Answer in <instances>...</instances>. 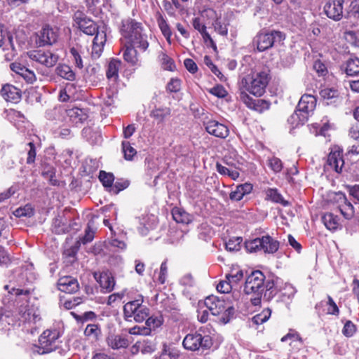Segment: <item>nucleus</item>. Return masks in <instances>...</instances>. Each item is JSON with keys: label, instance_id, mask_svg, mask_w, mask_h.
Returning <instances> with one entry per match:
<instances>
[{"label": "nucleus", "instance_id": "f257e3e1", "mask_svg": "<svg viewBox=\"0 0 359 359\" xmlns=\"http://www.w3.org/2000/svg\"><path fill=\"white\" fill-rule=\"evenodd\" d=\"M122 36L129 40L132 47L139 48L144 51L149 46L147 37L142 34V29L140 24L133 20H126L123 22L121 29Z\"/></svg>", "mask_w": 359, "mask_h": 359}, {"label": "nucleus", "instance_id": "f03ea898", "mask_svg": "<svg viewBox=\"0 0 359 359\" xmlns=\"http://www.w3.org/2000/svg\"><path fill=\"white\" fill-rule=\"evenodd\" d=\"M270 80V76L266 70L255 72L243 78L242 86L245 90L257 96H262Z\"/></svg>", "mask_w": 359, "mask_h": 359}, {"label": "nucleus", "instance_id": "7ed1b4c3", "mask_svg": "<svg viewBox=\"0 0 359 359\" xmlns=\"http://www.w3.org/2000/svg\"><path fill=\"white\" fill-rule=\"evenodd\" d=\"M265 276L261 271H255L249 275L245 280L243 292L250 296V300L254 306L261 303V297L264 290Z\"/></svg>", "mask_w": 359, "mask_h": 359}, {"label": "nucleus", "instance_id": "20e7f679", "mask_svg": "<svg viewBox=\"0 0 359 359\" xmlns=\"http://www.w3.org/2000/svg\"><path fill=\"white\" fill-rule=\"evenodd\" d=\"M316 105V99L311 95H304L302 96L297 104V109L293 114L288 118V122L297 127L304 125L308 120L309 114L312 112Z\"/></svg>", "mask_w": 359, "mask_h": 359}, {"label": "nucleus", "instance_id": "39448f33", "mask_svg": "<svg viewBox=\"0 0 359 359\" xmlns=\"http://www.w3.org/2000/svg\"><path fill=\"white\" fill-rule=\"evenodd\" d=\"M149 316V309L143 304L142 297L127 302L123 306V316L125 320L132 321V318L137 323L146 320Z\"/></svg>", "mask_w": 359, "mask_h": 359}, {"label": "nucleus", "instance_id": "423d86ee", "mask_svg": "<svg viewBox=\"0 0 359 359\" xmlns=\"http://www.w3.org/2000/svg\"><path fill=\"white\" fill-rule=\"evenodd\" d=\"M204 304L207 309L213 316L222 315L221 320L224 324L229 323L233 315V307L227 305L224 300L220 299L214 295L208 297L205 299Z\"/></svg>", "mask_w": 359, "mask_h": 359}, {"label": "nucleus", "instance_id": "0eeeda50", "mask_svg": "<svg viewBox=\"0 0 359 359\" xmlns=\"http://www.w3.org/2000/svg\"><path fill=\"white\" fill-rule=\"evenodd\" d=\"M285 39L280 31L271 30L269 32H259L253 39V46L260 52L268 50L276 43H280Z\"/></svg>", "mask_w": 359, "mask_h": 359}, {"label": "nucleus", "instance_id": "6e6552de", "mask_svg": "<svg viewBox=\"0 0 359 359\" xmlns=\"http://www.w3.org/2000/svg\"><path fill=\"white\" fill-rule=\"evenodd\" d=\"M60 332L54 330H45L39 338V345L36 351L41 355L49 353L60 346Z\"/></svg>", "mask_w": 359, "mask_h": 359}, {"label": "nucleus", "instance_id": "1a4fd4ad", "mask_svg": "<svg viewBox=\"0 0 359 359\" xmlns=\"http://www.w3.org/2000/svg\"><path fill=\"white\" fill-rule=\"evenodd\" d=\"M182 345L185 349L195 351L200 348H206L210 347L211 341L208 336L203 337L202 334L194 332L186 335Z\"/></svg>", "mask_w": 359, "mask_h": 359}, {"label": "nucleus", "instance_id": "9d476101", "mask_svg": "<svg viewBox=\"0 0 359 359\" xmlns=\"http://www.w3.org/2000/svg\"><path fill=\"white\" fill-rule=\"evenodd\" d=\"M27 56L33 61L37 62L46 67H52L57 63L58 56L50 51L44 50H32L27 52Z\"/></svg>", "mask_w": 359, "mask_h": 359}, {"label": "nucleus", "instance_id": "9b49d317", "mask_svg": "<svg viewBox=\"0 0 359 359\" xmlns=\"http://www.w3.org/2000/svg\"><path fill=\"white\" fill-rule=\"evenodd\" d=\"M344 0H329L323 7V12L326 16L335 21L341 20L344 17Z\"/></svg>", "mask_w": 359, "mask_h": 359}, {"label": "nucleus", "instance_id": "f8f14e48", "mask_svg": "<svg viewBox=\"0 0 359 359\" xmlns=\"http://www.w3.org/2000/svg\"><path fill=\"white\" fill-rule=\"evenodd\" d=\"M36 37V43L39 46H50L57 41L58 33L49 25H46L38 32Z\"/></svg>", "mask_w": 359, "mask_h": 359}, {"label": "nucleus", "instance_id": "ddd939ff", "mask_svg": "<svg viewBox=\"0 0 359 359\" xmlns=\"http://www.w3.org/2000/svg\"><path fill=\"white\" fill-rule=\"evenodd\" d=\"M205 130L210 134L216 137L225 139L229 135V130L228 127L216 120H208L203 122Z\"/></svg>", "mask_w": 359, "mask_h": 359}, {"label": "nucleus", "instance_id": "4468645a", "mask_svg": "<svg viewBox=\"0 0 359 359\" xmlns=\"http://www.w3.org/2000/svg\"><path fill=\"white\" fill-rule=\"evenodd\" d=\"M334 199L339 204L338 208L344 218L350 219L354 216V207L347 200L344 194L341 192L337 193Z\"/></svg>", "mask_w": 359, "mask_h": 359}, {"label": "nucleus", "instance_id": "2eb2a0df", "mask_svg": "<svg viewBox=\"0 0 359 359\" xmlns=\"http://www.w3.org/2000/svg\"><path fill=\"white\" fill-rule=\"evenodd\" d=\"M0 93L4 99L7 102L18 103L22 97L20 89L9 83L4 84Z\"/></svg>", "mask_w": 359, "mask_h": 359}, {"label": "nucleus", "instance_id": "dca6fc26", "mask_svg": "<svg viewBox=\"0 0 359 359\" xmlns=\"http://www.w3.org/2000/svg\"><path fill=\"white\" fill-rule=\"evenodd\" d=\"M94 277L104 292H110L114 290L116 283L111 273L108 271L102 272L100 273H95Z\"/></svg>", "mask_w": 359, "mask_h": 359}, {"label": "nucleus", "instance_id": "f3484780", "mask_svg": "<svg viewBox=\"0 0 359 359\" xmlns=\"http://www.w3.org/2000/svg\"><path fill=\"white\" fill-rule=\"evenodd\" d=\"M327 166L337 173L342 170L344 161L342 156V151L339 149L332 150L327 156Z\"/></svg>", "mask_w": 359, "mask_h": 359}, {"label": "nucleus", "instance_id": "a211bd4d", "mask_svg": "<svg viewBox=\"0 0 359 359\" xmlns=\"http://www.w3.org/2000/svg\"><path fill=\"white\" fill-rule=\"evenodd\" d=\"M57 286L61 292L70 294L77 292L79 288L77 280L72 276L61 277L58 280Z\"/></svg>", "mask_w": 359, "mask_h": 359}, {"label": "nucleus", "instance_id": "6ab92c4d", "mask_svg": "<svg viewBox=\"0 0 359 359\" xmlns=\"http://www.w3.org/2000/svg\"><path fill=\"white\" fill-rule=\"evenodd\" d=\"M0 48L4 50L11 49L13 52L15 51L13 35L3 24H0Z\"/></svg>", "mask_w": 359, "mask_h": 359}, {"label": "nucleus", "instance_id": "aec40b11", "mask_svg": "<svg viewBox=\"0 0 359 359\" xmlns=\"http://www.w3.org/2000/svg\"><path fill=\"white\" fill-rule=\"evenodd\" d=\"M261 251L267 254H274L279 248V242L266 235L260 238Z\"/></svg>", "mask_w": 359, "mask_h": 359}, {"label": "nucleus", "instance_id": "412c9836", "mask_svg": "<svg viewBox=\"0 0 359 359\" xmlns=\"http://www.w3.org/2000/svg\"><path fill=\"white\" fill-rule=\"evenodd\" d=\"M283 283L279 278H276L266 283V291L264 298L268 301L273 299L279 292L282 290Z\"/></svg>", "mask_w": 359, "mask_h": 359}, {"label": "nucleus", "instance_id": "4be33fe9", "mask_svg": "<svg viewBox=\"0 0 359 359\" xmlns=\"http://www.w3.org/2000/svg\"><path fill=\"white\" fill-rule=\"evenodd\" d=\"M67 114L70 120L75 123H83L88 118L87 109L73 107L67 110Z\"/></svg>", "mask_w": 359, "mask_h": 359}, {"label": "nucleus", "instance_id": "5701e85b", "mask_svg": "<svg viewBox=\"0 0 359 359\" xmlns=\"http://www.w3.org/2000/svg\"><path fill=\"white\" fill-rule=\"evenodd\" d=\"M121 66V62L117 59H112L108 63L106 76L111 81H116L118 79V72Z\"/></svg>", "mask_w": 359, "mask_h": 359}, {"label": "nucleus", "instance_id": "b1692460", "mask_svg": "<svg viewBox=\"0 0 359 359\" xmlns=\"http://www.w3.org/2000/svg\"><path fill=\"white\" fill-rule=\"evenodd\" d=\"M252 190V185L250 183H245L238 185L236 189L230 194L229 198L232 201H241L244 196L250 194Z\"/></svg>", "mask_w": 359, "mask_h": 359}, {"label": "nucleus", "instance_id": "393cba45", "mask_svg": "<svg viewBox=\"0 0 359 359\" xmlns=\"http://www.w3.org/2000/svg\"><path fill=\"white\" fill-rule=\"evenodd\" d=\"M107 345L112 349H120L128 347V341L126 338L118 334H110L107 338Z\"/></svg>", "mask_w": 359, "mask_h": 359}, {"label": "nucleus", "instance_id": "a878e982", "mask_svg": "<svg viewBox=\"0 0 359 359\" xmlns=\"http://www.w3.org/2000/svg\"><path fill=\"white\" fill-rule=\"evenodd\" d=\"M69 53L75 65L82 69L83 67V57H84V49L81 46H76L70 48Z\"/></svg>", "mask_w": 359, "mask_h": 359}, {"label": "nucleus", "instance_id": "bb28decb", "mask_svg": "<svg viewBox=\"0 0 359 359\" xmlns=\"http://www.w3.org/2000/svg\"><path fill=\"white\" fill-rule=\"evenodd\" d=\"M266 197L267 200H270L276 203H280L284 207L288 206L290 204L287 201L284 199L277 189H268L266 191Z\"/></svg>", "mask_w": 359, "mask_h": 359}, {"label": "nucleus", "instance_id": "cd10ccee", "mask_svg": "<svg viewBox=\"0 0 359 359\" xmlns=\"http://www.w3.org/2000/svg\"><path fill=\"white\" fill-rule=\"evenodd\" d=\"M322 221L326 228L330 231H335L340 225L338 217L331 212L324 214Z\"/></svg>", "mask_w": 359, "mask_h": 359}, {"label": "nucleus", "instance_id": "c85d7f7f", "mask_svg": "<svg viewBox=\"0 0 359 359\" xmlns=\"http://www.w3.org/2000/svg\"><path fill=\"white\" fill-rule=\"evenodd\" d=\"M173 219L177 223L189 224L192 221V217L182 209L175 208L172 210Z\"/></svg>", "mask_w": 359, "mask_h": 359}, {"label": "nucleus", "instance_id": "c756f323", "mask_svg": "<svg viewBox=\"0 0 359 359\" xmlns=\"http://www.w3.org/2000/svg\"><path fill=\"white\" fill-rule=\"evenodd\" d=\"M22 320L28 323H36L41 318L32 308H22L20 310Z\"/></svg>", "mask_w": 359, "mask_h": 359}, {"label": "nucleus", "instance_id": "7c9ffc66", "mask_svg": "<svg viewBox=\"0 0 359 359\" xmlns=\"http://www.w3.org/2000/svg\"><path fill=\"white\" fill-rule=\"evenodd\" d=\"M81 31L87 35H94L97 32L98 27L96 23L89 18H86L78 25Z\"/></svg>", "mask_w": 359, "mask_h": 359}, {"label": "nucleus", "instance_id": "2f4dec72", "mask_svg": "<svg viewBox=\"0 0 359 359\" xmlns=\"http://www.w3.org/2000/svg\"><path fill=\"white\" fill-rule=\"evenodd\" d=\"M56 73L58 76L66 80L74 81L76 78L75 73L67 65H59L56 68Z\"/></svg>", "mask_w": 359, "mask_h": 359}, {"label": "nucleus", "instance_id": "473e14b6", "mask_svg": "<svg viewBox=\"0 0 359 359\" xmlns=\"http://www.w3.org/2000/svg\"><path fill=\"white\" fill-rule=\"evenodd\" d=\"M345 72L351 76L359 74V59L357 57L348 59L346 63Z\"/></svg>", "mask_w": 359, "mask_h": 359}, {"label": "nucleus", "instance_id": "72a5a7b5", "mask_svg": "<svg viewBox=\"0 0 359 359\" xmlns=\"http://www.w3.org/2000/svg\"><path fill=\"white\" fill-rule=\"evenodd\" d=\"M124 60L131 65H136L138 62L137 50L131 46H126L123 52Z\"/></svg>", "mask_w": 359, "mask_h": 359}, {"label": "nucleus", "instance_id": "f704fd0d", "mask_svg": "<svg viewBox=\"0 0 359 359\" xmlns=\"http://www.w3.org/2000/svg\"><path fill=\"white\" fill-rule=\"evenodd\" d=\"M170 114V109L168 107L155 108L150 113V116L159 122L163 121Z\"/></svg>", "mask_w": 359, "mask_h": 359}, {"label": "nucleus", "instance_id": "c9c22d12", "mask_svg": "<svg viewBox=\"0 0 359 359\" xmlns=\"http://www.w3.org/2000/svg\"><path fill=\"white\" fill-rule=\"evenodd\" d=\"M159 59L161 61V64L162 68L164 70H168L170 72H173L175 69V65L172 58H170L168 55L165 53L161 52L159 55Z\"/></svg>", "mask_w": 359, "mask_h": 359}, {"label": "nucleus", "instance_id": "e433bc0d", "mask_svg": "<svg viewBox=\"0 0 359 359\" xmlns=\"http://www.w3.org/2000/svg\"><path fill=\"white\" fill-rule=\"evenodd\" d=\"M156 20L158 25L161 31L162 32V34L166 38V39L168 41H170V38L172 35V32L165 19L161 14H159L156 18Z\"/></svg>", "mask_w": 359, "mask_h": 359}, {"label": "nucleus", "instance_id": "4c0bfd02", "mask_svg": "<svg viewBox=\"0 0 359 359\" xmlns=\"http://www.w3.org/2000/svg\"><path fill=\"white\" fill-rule=\"evenodd\" d=\"M244 245L246 250L250 253L261 251L260 238L246 240Z\"/></svg>", "mask_w": 359, "mask_h": 359}, {"label": "nucleus", "instance_id": "58836bf2", "mask_svg": "<svg viewBox=\"0 0 359 359\" xmlns=\"http://www.w3.org/2000/svg\"><path fill=\"white\" fill-rule=\"evenodd\" d=\"M243 241L242 237H233L226 242V249L229 252H237L240 250L241 246V244Z\"/></svg>", "mask_w": 359, "mask_h": 359}, {"label": "nucleus", "instance_id": "ea45409f", "mask_svg": "<svg viewBox=\"0 0 359 359\" xmlns=\"http://www.w3.org/2000/svg\"><path fill=\"white\" fill-rule=\"evenodd\" d=\"M121 145L125 159L128 161L132 160L133 156L137 154L136 150L128 141H123Z\"/></svg>", "mask_w": 359, "mask_h": 359}, {"label": "nucleus", "instance_id": "a19ab883", "mask_svg": "<svg viewBox=\"0 0 359 359\" xmlns=\"http://www.w3.org/2000/svg\"><path fill=\"white\" fill-rule=\"evenodd\" d=\"M271 314V311L269 309H264L260 313L255 315L252 321L256 325H261L269 320Z\"/></svg>", "mask_w": 359, "mask_h": 359}, {"label": "nucleus", "instance_id": "79ce46f5", "mask_svg": "<svg viewBox=\"0 0 359 359\" xmlns=\"http://www.w3.org/2000/svg\"><path fill=\"white\" fill-rule=\"evenodd\" d=\"M267 164H268L269 167L275 173L280 172L283 168V164L282 161L276 156L269 158V159L267 160Z\"/></svg>", "mask_w": 359, "mask_h": 359}, {"label": "nucleus", "instance_id": "37998d69", "mask_svg": "<svg viewBox=\"0 0 359 359\" xmlns=\"http://www.w3.org/2000/svg\"><path fill=\"white\" fill-rule=\"evenodd\" d=\"M84 334L86 337L97 339L101 334V330L98 325L89 324L86 326Z\"/></svg>", "mask_w": 359, "mask_h": 359}, {"label": "nucleus", "instance_id": "c03bdc74", "mask_svg": "<svg viewBox=\"0 0 359 359\" xmlns=\"http://www.w3.org/2000/svg\"><path fill=\"white\" fill-rule=\"evenodd\" d=\"M99 179L104 187L111 188L114 181V176L112 173L101 170L99 174Z\"/></svg>", "mask_w": 359, "mask_h": 359}, {"label": "nucleus", "instance_id": "a18cd8bd", "mask_svg": "<svg viewBox=\"0 0 359 359\" xmlns=\"http://www.w3.org/2000/svg\"><path fill=\"white\" fill-rule=\"evenodd\" d=\"M346 18H359V0H353L349 6V10L347 12Z\"/></svg>", "mask_w": 359, "mask_h": 359}, {"label": "nucleus", "instance_id": "49530a36", "mask_svg": "<svg viewBox=\"0 0 359 359\" xmlns=\"http://www.w3.org/2000/svg\"><path fill=\"white\" fill-rule=\"evenodd\" d=\"M180 352L175 348H165L160 355L159 359H178Z\"/></svg>", "mask_w": 359, "mask_h": 359}, {"label": "nucleus", "instance_id": "de8ad7c7", "mask_svg": "<svg viewBox=\"0 0 359 359\" xmlns=\"http://www.w3.org/2000/svg\"><path fill=\"white\" fill-rule=\"evenodd\" d=\"M163 324L161 316H151L147 318L146 326L150 328V332L159 327Z\"/></svg>", "mask_w": 359, "mask_h": 359}, {"label": "nucleus", "instance_id": "09e8293b", "mask_svg": "<svg viewBox=\"0 0 359 359\" xmlns=\"http://www.w3.org/2000/svg\"><path fill=\"white\" fill-rule=\"evenodd\" d=\"M181 80L177 78H172L167 83L166 90L169 93H178L181 89Z\"/></svg>", "mask_w": 359, "mask_h": 359}, {"label": "nucleus", "instance_id": "8fccbe9b", "mask_svg": "<svg viewBox=\"0 0 359 359\" xmlns=\"http://www.w3.org/2000/svg\"><path fill=\"white\" fill-rule=\"evenodd\" d=\"M128 333L133 335H144L147 336L150 334V328L146 325H136L128 330Z\"/></svg>", "mask_w": 359, "mask_h": 359}, {"label": "nucleus", "instance_id": "3c124183", "mask_svg": "<svg viewBox=\"0 0 359 359\" xmlns=\"http://www.w3.org/2000/svg\"><path fill=\"white\" fill-rule=\"evenodd\" d=\"M158 276L156 278V280L160 283V284H164L165 283L167 276H168V266H167V262L164 261L161 263L160 271L157 272Z\"/></svg>", "mask_w": 359, "mask_h": 359}, {"label": "nucleus", "instance_id": "603ef678", "mask_svg": "<svg viewBox=\"0 0 359 359\" xmlns=\"http://www.w3.org/2000/svg\"><path fill=\"white\" fill-rule=\"evenodd\" d=\"M320 95L324 100H331L337 98L339 96V92L334 88H325L320 90Z\"/></svg>", "mask_w": 359, "mask_h": 359}, {"label": "nucleus", "instance_id": "864d4df0", "mask_svg": "<svg viewBox=\"0 0 359 359\" xmlns=\"http://www.w3.org/2000/svg\"><path fill=\"white\" fill-rule=\"evenodd\" d=\"M130 184V182L128 180H118L113 187H111V191L117 194L121 191H123V189H126Z\"/></svg>", "mask_w": 359, "mask_h": 359}, {"label": "nucleus", "instance_id": "5fc2aeb1", "mask_svg": "<svg viewBox=\"0 0 359 359\" xmlns=\"http://www.w3.org/2000/svg\"><path fill=\"white\" fill-rule=\"evenodd\" d=\"M355 332V325L351 320L346 321L342 330L343 334L346 337H351L353 336Z\"/></svg>", "mask_w": 359, "mask_h": 359}, {"label": "nucleus", "instance_id": "6e6d98bb", "mask_svg": "<svg viewBox=\"0 0 359 359\" xmlns=\"http://www.w3.org/2000/svg\"><path fill=\"white\" fill-rule=\"evenodd\" d=\"M27 146L29 147V149L27 151V158L26 163L27 164H32L35 162L36 156V146L33 142H29Z\"/></svg>", "mask_w": 359, "mask_h": 359}, {"label": "nucleus", "instance_id": "4d7b16f0", "mask_svg": "<svg viewBox=\"0 0 359 359\" xmlns=\"http://www.w3.org/2000/svg\"><path fill=\"white\" fill-rule=\"evenodd\" d=\"M240 100L250 109H252L256 100H254L245 91L241 90L239 93Z\"/></svg>", "mask_w": 359, "mask_h": 359}, {"label": "nucleus", "instance_id": "13d9d810", "mask_svg": "<svg viewBox=\"0 0 359 359\" xmlns=\"http://www.w3.org/2000/svg\"><path fill=\"white\" fill-rule=\"evenodd\" d=\"M34 215V209L30 205H27L24 208H20L15 210L17 217H31Z\"/></svg>", "mask_w": 359, "mask_h": 359}, {"label": "nucleus", "instance_id": "bf43d9fd", "mask_svg": "<svg viewBox=\"0 0 359 359\" xmlns=\"http://www.w3.org/2000/svg\"><path fill=\"white\" fill-rule=\"evenodd\" d=\"M233 286V285L226 279V280L220 281L219 283L217 285V290L221 293H229L232 290Z\"/></svg>", "mask_w": 359, "mask_h": 359}, {"label": "nucleus", "instance_id": "052dcab7", "mask_svg": "<svg viewBox=\"0 0 359 359\" xmlns=\"http://www.w3.org/2000/svg\"><path fill=\"white\" fill-rule=\"evenodd\" d=\"M215 30L222 36L227 35L228 29L225 23L222 22L219 19H217L213 23Z\"/></svg>", "mask_w": 359, "mask_h": 359}, {"label": "nucleus", "instance_id": "680f3d73", "mask_svg": "<svg viewBox=\"0 0 359 359\" xmlns=\"http://www.w3.org/2000/svg\"><path fill=\"white\" fill-rule=\"evenodd\" d=\"M243 277V273L241 270H238L235 273L231 271V273L226 275V278L233 285H236Z\"/></svg>", "mask_w": 359, "mask_h": 359}, {"label": "nucleus", "instance_id": "e2e57ef3", "mask_svg": "<svg viewBox=\"0 0 359 359\" xmlns=\"http://www.w3.org/2000/svg\"><path fill=\"white\" fill-rule=\"evenodd\" d=\"M254 105L255 107H252V109L259 112H262L269 108L270 103L264 100L259 99L255 100Z\"/></svg>", "mask_w": 359, "mask_h": 359}, {"label": "nucleus", "instance_id": "0e129e2a", "mask_svg": "<svg viewBox=\"0 0 359 359\" xmlns=\"http://www.w3.org/2000/svg\"><path fill=\"white\" fill-rule=\"evenodd\" d=\"M209 92L217 96V97H219V98H224L227 95V91L225 90V88L221 86V85H217L213 88H212Z\"/></svg>", "mask_w": 359, "mask_h": 359}, {"label": "nucleus", "instance_id": "69168bd1", "mask_svg": "<svg viewBox=\"0 0 359 359\" xmlns=\"http://www.w3.org/2000/svg\"><path fill=\"white\" fill-rule=\"evenodd\" d=\"M313 69L318 74L319 76H324L327 74V69L324 63L318 60L313 64Z\"/></svg>", "mask_w": 359, "mask_h": 359}, {"label": "nucleus", "instance_id": "338daca9", "mask_svg": "<svg viewBox=\"0 0 359 359\" xmlns=\"http://www.w3.org/2000/svg\"><path fill=\"white\" fill-rule=\"evenodd\" d=\"M280 293V297L284 298L285 297H287V299H290V297H293L294 294V289L289 284H285L284 287H282L281 292H279Z\"/></svg>", "mask_w": 359, "mask_h": 359}, {"label": "nucleus", "instance_id": "774afa93", "mask_svg": "<svg viewBox=\"0 0 359 359\" xmlns=\"http://www.w3.org/2000/svg\"><path fill=\"white\" fill-rule=\"evenodd\" d=\"M327 300V304L329 306L327 309V313L331 315H338L339 310L333 299L330 296H328Z\"/></svg>", "mask_w": 359, "mask_h": 359}]
</instances>
